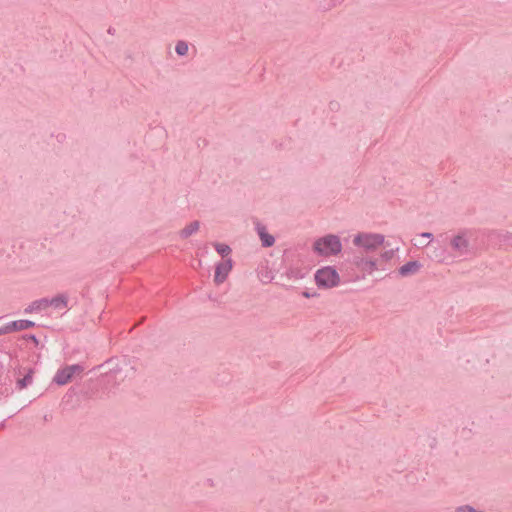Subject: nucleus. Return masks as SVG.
<instances>
[{"mask_svg":"<svg viewBox=\"0 0 512 512\" xmlns=\"http://www.w3.org/2000/svg\"><path fill=\"white\" fill-rule=\"evenodd\" d=\"M420 237L421 238H426L428 239L429 241L433 238V234L430 233V232H423L420 234Z\"/></svg>","mask_w":512,"mask_h":512,"instance_id":"nucleus-19","label":"nucleus"},{"mask_svg":"<svg viewBox=\"0 0 512 512\" xmlns=\"http://www.w3.org/2000/svg\"><path fill=\"white\" fill-rule=\"evenodd\" d=\"M473 237L472 231L461 229L452 235L449 240L450 256L453 258L464 259L474 254V247L471 243Z\"/></svg>","mask_w":512,"mask_h":512,"instance_id":"nucleus-1","label":"nucleus"},{"mask_svg":"<svg viewBox=\"0 0 512 512\" xmlns=\"http://www.w3.org/2000/svg\"><path fill=\"white\" fill-rule=\"evenodd\" d=\"M428 244H429V241H428V242H426V243H422V242L420 243V245H421V246H423V247H424V246H427Z\"/></svg>","mask_w":512,"mask_h":512,"instance_id":"nucleus-22","label":"nucleus"},{"mask_svg":"<svg viewBox=\"0 0 512 512\" xmlns=\"http://www.w3.org/2000/svg\"><path fill=\"white\" fill-rule=\"evenodd\" d=\"M394 256V250H388L381 254V258L385 261H389Z\"/></svg>","mask_w":512,"mask_h":512,"instance_id":"nucleus-17","label":"nucleus"},{"mask_svg":"<svg viewBox=\"0 0 512 512\" xmlns=\"http://www.w3.org/2000/svg\"><path fill=\"white\" fill-rule=\"evenodd\" d=\"M384 235L378 233H358L353 238V245L359 248L362 253L369 254L383 245Z\"/></svg>","mask_w":512,"mask_h":512,"instance_id":"nucleus-3","label":"nucleus"},{"mask_svg":"<svg viewBox=\"0 0 512 512\" xmlns=\"http://www.w3.org/2000/svg\"><path fill=\"white\" fill-rule=\"evenodd\" d=\"M434 258L440 263H447V256L442 253H435Z\"/></svg>","mask_w":512,"mask_h":512,"instance_id":"nucleus-18","label":"nucleus"},{"mask_svg":"<svg viewBox=\"0 0 512 512\" xmlns=\"http://www.w3.org/2000/svg\"><path fill=\"white\" fill-rule=\"evenodd\" d=\"M421 267L422 265L420 262L409 261L399 268L398 273L401 277H409L417 274L420 271Z\"/></svg>","mask_w":512,"mask_h":512,"instance_id":"nucleus-9","label":"nucleus"},{"mask_svg":"<svg viewBox=\"0 0 512 512\" xmlns=\"http://www.w3.org/2000/svg\"><path fill=\"white\" fill-rule=\"evenodd\" d=\"M232 267L233 262L232 259L230 258L218 263L215 268L214 282L217 285L223 283L228 277L230 271L232 270Z\"/></svg>","mask_w":512,"mask_h":512,"instance_id":"nucleus-7","label":"nucleus"},{"mask_svg":"<svg viewBox=\"0 0 512 512\" xmlns=\"http://www.w3.org/2000/svg\"><path fill=\"white\" fill-rule=\"evenodd\" d=\"M256 231L264 247H271L274 245L275 238L267 232L266 227L263 224L257 223Z\"/></svg>","mask_w":512,"mask_h":512,"instance_id":"nucleus-10","label":"nucleus"},{"mask_svg":"<svg viewBox=\"0 0 512 512\" xmlns=\"http://www.w3.org/2000/svg\"><path fill=\"white\" fill-rule=\"evenodd\" d=\"M188 44L185 41H178L175 46V51L179 56H185L188 53Z\"/></svg>","mask_w":512,"mask_h":512,"instance_id":"nucleus-16","label":"nucleus"},{"mask_svg":"<svg viewBox=\"0 0 512 512\" xmlns=\"http://www.w3.org/2000/svg\"><path fill=\"white\" fill-rule=\"evenodd\" d=\"M216 251L223 257L228 256L231 253V248L223 243H214Z\"/></svg>","mask_w":512,"mask_h":512,"instance_id":"nucleus-15","label":"nucleus"},{"mask_svg":"<svg viewBox=\"0 0 512 512\" xmlns=\"http://www.w3.org/2000/svg\"><path fill=\"white\" fill-rule=\"evenodd\" d=\"M51 306L55 310H63L68 306V295L67 294H58L53 298H48V307Z\"/></svg>","mask_w":512,"mask_h":512,"instance_id":"nucleus-11","label":"nucleus"},{"mask_svg":"<svg viewBox=\"0 0 512 512\" xmlns=\"http://www.w3.org/2000/svg\"><path fill=\"white\" fill-rule=\"evenodd\" d=\"M314 279L319 288L331 289L339 285L340 275L332 266H325L315 272Z\"/></svg>","mask_w":512,"mask_h":512,"instance_id":"nucleus-4","label":"nucleus"},{"mask_svg":"<svg viewBox=\"0 0 512 512\" xmlns=\"http://www.w3.org/2000/svg\"><path fill=\"white\" fill-rule=\"evenodd\" d=\"M504 241L506 243H509V244H512V234L511 233H507L504 235Z\"/></svg>","mask_w":512,"mask_h":512,"instance_id":"nucleus-20","label":"nucleus"},{"mask_svg":"<svg viewBox=\"0 0 512 512\" xmlns=\"http://www.w3.org/2000/svg\"><path fill=\"white\" fill-rule=\"evenodd\" d=\"M84 371L83 366L79 364H74L70 366H66L62 369H59L55 376L53 381L58 385H66L68 382L71 381L74 375H79Z\"/></svg>","mask_w":512,"mask_h":512,"instance_id":"nucleus-6","label":"nucleus"},{"mask_svg":"<svg viewBox=\"0 0 512 512\" xmlns=\"http://www.w3.org/2000/svg\"><path fill=\"white\" fill-rule=\"evenodd\" d=\"M35 326V323L30 320H16L7 323L0 327V335L8 334L15 331H22Z\"/></svg>","mask_w":512,"mask_h":512,"instance_id":"nucleus-8","label":"nucleus"},{"mask_svg":"<svg viewBox=\"0 0 512 512\" xmlns=\"http://www.w3.org/2000/svg\"><path fill=\"white\" fill-rule=\"evenodd\" d=\"M32 370H30L22 379H19L17 381V387L18 389L22 390L32 384L33 377H32Z\"/></svg>","mask_w":512,"mask_h":512,"instance_id":"nucleus-14","label":"nucleus"},{"mask_svg":"<svg viewBox=\"0 0 512 512\" xmlns=\"http://www.w3.org/2000/svg\"><path fill=\"white\" fill-rule=\"evenodd\" d=\"M303 296L306 297V298H310L312 297L313 295L310 294L309 292H303Z\"/></svg>","mask_w":512,"mask_h":512,"instance_id":"nucleus-21","label":"nucleus"},{"mask_svg":"<svg viewBox=\"0 0 512 512\" xmlns=\"http://www.w3.org/2000/svg\"><path fill=\"white\" fill-rule=\"evenodd\" d=\"M48 308V298H41L30 303L24 310L25 313L30 314L40 312Z\"/></svg>","mask_w":512,"mask_h":512,"instance_id":"nucleus-12","label":"nucleus"},{"mask_svg":"<svg viewBox=\"0 0 512 512\" xmlns=\"http://www.w3.org/2000/svg\"><path fill=\"white\" fill-rule=\"evenodd\" d=\"M200 228V222L199 221H193L186 225L182 230L179 232V236L182 239H187L194 233H196Z\"/></svg>","mask_w":512,"mask_h":512,"instance_id":"nucleus-13","label":"nucleus"},{"mask_svg":"<svg viewBox=\"0 0 512 512\" xmlns=\"http://www.w3.org/2000/svg\"><path fill=\"white\" fill-rule=\"evenodd\" d=\"M343 249L339 236L335 234H327L315 239L312 244V251L320 257H333L341 253Z\"/></svg>","mask_w":512,"mask_h":512,"instance_id":"nucleus-2","label":"nucleus"},{"mask_svg":"<svg viewBox=\"0 0 512 512\" xmlns=\"http://www.w3.org/2000/svg\"><path fill=\"white\" fill-rule=\"evenodd\" d=\"M353 264L356 266L358 270L361 272L371 275L376 270H378V261L377 259L369 256L366 253L359 252L353 257Z\"/></svg>","mask_w":512,"mask_h":512,"instance_id":"nucleus-5","label":"nucleus"}]
</instances>
